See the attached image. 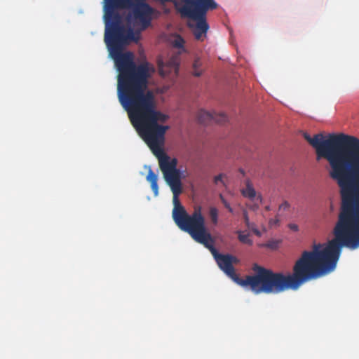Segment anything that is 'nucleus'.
<instances>
[{"mask_svg":"<svg viewBox=\"0 0 359 359\" xmlns=\"http://www.w3.org/2000/svg\"><path fill=\"white\" fill-rule=\"evenodd\" d=\"M184 43V39L180 35H177L172 44L174 48L179 49L178 54L172 55L166 64H164L162 61H158V67L160 75L166 76L172 72L177 73L180 65L179 55L187 52Z\"/></svg>","mask_w":359,"mask_h":359,"instance_id":"7","label":"nucleus"},{"mask_svg":"<svg viewBox=\"0 0 359 359\" xmlns=\"http://www.w3.org/2000/svg\"><path fill=\"white\" fill-rule=\"evenodd\" d=\"M128 9H131V11L126 17L127 20L133 22L140 31L145 30L151 26L154 9L144 0H133L130 6L120 8L118 11Z\"/></svg>","mask_w":359,"mask_h":359,"instance_id":"6","label":"nucleus"},{"mask_svg":"<svg viewBox=\"0 0 359 359\" xmlns=\"http://www.w3.org/2000/svg\"><path fill=\"white\" fill-rule=\"evenodd\" d=\"M193 239L210 251L219 269L229 277L243 287L250 286L255 294L279 293L289 289L297 290L303 283L332 272L341 252V248L334 242L328 241L324 247L320 243L314 244L312 250L302 252L293 266L292 274L275 273L255 264L253 270L256 273L242 279L238 277L233 266L238 264L239 259L230 254L219 253L207 228Z\"/></svg>","mask_w":359,"mask_h":359,"instance_id":"3","label":"nucleus"},{"mask_svg":"<svg viewBox=\"0 0 359 359\" xmlns=\"http://www.w3.org/2000/svg\"><path fill=\"white\" fill-rule=\"evenodd\" d=\"M226 208L229 210V212H230L231 213L233 212V209L230 205H229V207H226Z\"/></svg>","mask_w":359,"mask_h":359,"instance_id":"22","label":"nucleus"},{"mask_svg":"<svg viewBox=\"0 0 359 359\" xmlns=\"http://www.w3.org/2000/svg\"><path fill=\"white\" fill-rule=\"evenodd\" d=\"M288 227L293 231H297L299 229V227L295 224H289Z\"/></svg>","mask_w":359,"mask_h":359,"instance_id":"20","label":"nucleus"},{"mask_svg":"<svg viewBox=\"0 0 359 359\" xmlns=\"http://www.w3.org/2000/svg\"><path fill=\"white\" fill-rule=\"evenodd\" d=\"M209 215L212 222L217 224L218 222V210L215 207H210L209 210Z\"/></svg>","mask_w":359,"mask_h":359,"instance_id":"13","label":"nucleus"},{"mask_svg":"<svg viewBox=\"0 0 359 359\" xmlns=\"http://www.w3.org/2000/svg\"><path fill=\"white\" fill-rule=\"evenodd\" d=\"M219 197L224 207H229L230 204L227 202V201L224 198V196L222 194H219Z\"/></svg>","mask_w":359,"mask_h":359,"instance_id":"19","label":"nucleus"},{"mask_svg":"<svg viewBox=\"0 0 359 359\" xmlns=\"http://www.w3.org/2000/svg\"><path fill=\"white\" fill-rule=\"evenodd\" d=\"M133 0H104V42L118 72V97L146 91L149 79L154 72L149 62L137 65L133 53H123L132 41H136L133 29L126 27L118 9L128 7Z\"/></svg>","mask_w":359,"mask_h":359,"instance_id":"4","label":"nucleus"},{"mask_svg":"<svg viewBox=\"0 0 359 359\" xmlns=\"http://www.w3.org/2000/svg\"><path fill=\"white\" fill-rule=\"evenodd\" d=\"M242 194L250 199L255 198L256 191L249 182H247L245 189H243Z\"/></svg>","mask_w":359,"mask_h":359,"instance_id":"10","label":"nucleus"},{"mask_svg":"<svg viewBox=\"0 0 359 359\" xmlns=\"http://www.w3.org/2000/svg\"><path fill=\"white\" fill-rule=\"evenodd\" d=\"M183 5L177 8L181 16L189 19L187 27L195 39L203 41L207 37L210 26L207 22V13L218 5L214 0H182Z\"/></svg>","mask_w":359,"mask_h":359,"instance_id":"5","label":"nucleus"},{"mask_svg":"<svg viewBox=\"0 0 359 359\" xmlns=\"http://www.w3.org/2000/svg\"><path fill=\"white\" fill-rule=\"evenodd\" d=\"M290 203L285 201L279 205V210H287L290 208Z\"/></svg>","mask_w":359,"mask_h":359,"instance_id":"17","label":"nucleus"},{"mask_svg":"<svg viewBox=\"0 0 359 359\" xmlns=\"http://www.w3.org/2000/svg\"><path fill=\"white\" fill-rule=\"evenodd\" d=\"M214 118L213 113L208 112L203 109H201L198 112V121L203 124H207L210 123Z\"/></svg>","mask_w":359,"mask_h":359,"instance_id":"9","label":"nucleus"},{"mask_svg":"<svg viewBox=\"0 0 359 359\" xmlns=\"http://www.w3.org/2000/svg\"><path fill=\"white\" fill-rule=\"evenodd\" d=\"M252 231L255 233V234L257 235V236H261V232L257 229H252Z\"/></svg>","mask_w":359,"mask_h":359,"instance_id":"21","label":"nucleus"},{"mask_svg":"<svg viewBox=\"0 0 359 359\" xmlns=\"http://www.w3.org/2000/svg\"><path fill=\"white\" fill-rule=\"evenodd\" d=\"M304 139L316 149L317 160L325 158L330 163V176L340 188L341 205L330 241L339 248L359 247V139L340 133H322Z\"/></svg>","mask_w":359,"mask_h":359,"instance_id":"2","label":"nucleus"},{"mask_svg":"<svg viewBox=\"0 0 359 359\" xmlns=\"http://www.w3.org/2000/svg\"><path fill=\"white\" fill-rule=\"evenodd\" d=\"M202 62L199 58H196L193 63V71L192 74L195 76H200L202 74V69L201 68Z\"/></svg>","mask_w":359,"mask_h":359,"instance_id":"11","label":"nucleus"},{"mask_svg":"<svg viewBox=\"0 0 359 359\" xmlns=\"http://www.w3.org/2000/svg\"><path fill=\"white\" fill-rule=\"evenodd\" d=\"M238 238L239 241L243 244H247L249 245H252L253 241L252 239L249 238V233L244 234L241 231H238Z\"/></svg>","mask_w":359,"mask_h":359,"instance_id":"12","label":"nucleus"},{"mask_svg":"<svg viewBox=\"0 0 359 359\" xmlns=\"http://www.w3.org/2000/svg\"><path fill=\"white\" fill-rule=\"evenodd\" d=\"M118 100L128 112L131 123L158 158L163 178L173 194L174 222L181 230L194 238L206 229L205 221L200 206L189 215L180 203L182 180L187 177V172L177 168V158L170 157L162 149L165 134L169 129L168 126L162 123H165L169 116L156 109L155 97L151 90L120 96Z\"/></svg>","mask_w":359,"mask_h":359,"instance_id":"1","label":"nucleus"},{"mask_svg":"<svg viewBox=\"0 0 359 359\" xmlns=\"http://www.w3.org/2000/svg\"><path fill=\"white\" fill-rule=\"evenodd\" d=\"M213 116L214 118H212V121L217 123L223 124L227 121V116L224 114H217L214 112Z\"/></svg>","mask_w":359,"mask_h":359,"instance_id":"14","label":"nucleus"},{"mask_svg":"<svg viewBox=\"0 0 359 359\" xmlns=\"http://www.w3.org/2000/svg\"><path fill=\"white\" fill-rule=\"evenodd\" d=\"M147 180L150 182L151 187L154 195L157 196L158 194V187L157 183L158 177L151 168L149 170Z\"/></svg>","mask_w":359,"mask_h":359,"instance_id":"8","label":"nucleus"},{"mask_svg":"<svg viewBox=\"0 0 359 359\" xmlns=\"http://www.w3.org/2000/svg\"><path fill=\"white\" fill-rule=\"evenodd\" d=\"M261 246L271 248V249H276L278 247V242L271 241H269L266 243L262 244Z\"/></svg>","mask_w":359,"mask_h":359,"instance_id":"15","label":"nucleus"},{"mask_svg":"<svg viewBox=\"0 0 359 359\" xmlns=\"http://www.w3.org/2000/svg\"><path fill=\"white\" fill-rule=\"evenodd\" d=\"M224 175L223 174H219L217 176L215 177L214 178V182L217 184L219 182H221L223 184H224V182L223 181V177Z\"/></svg>","mask_w":359,"mask_h":359,"instance_id":"18","label":"nucleus"},{"mask_svg":"<svg viewBox=\"0 0 359 359\" xmlns=\"http://www.w3.org/2000/svg\"><path fill=\"white\" fill-rule=\"evenodd\" d=\"M165 13H168L170 12V11H169L168 9H166V10L165 11Z\"/></svg>","mask_w":359,"mask_h":359,"instance_id":"23","label":"nucleus"},{"mask_svg":"<svg viewBox=\"0 0 359 359\" xmlns=\"http://www.w3.org/2000/svg\"><path fill=\"white\" fill-rule=\"evenodd\" d=\"M243 219H244V222L245 223V225L248 228H251L252 227V224L250 222V219H249V217H248V212L246 210H243Z\"/></svg>","mask_w":359,"mask_h":359,"instance_id":"16","label":"nucleus"},{"mask_svg":"<svg viewBox=\"0 0 359 359\" xmlns=\"http://www.w3.org/2000/svg\"><path fill=\"white\" fill-rule=\"evenodd\" d=\"M266 209L269 210V207H266Z\"/></svg>","mask_w":359,"mask_h":359,"instance_id":"24","label":"nucleus"}]
</instances>
